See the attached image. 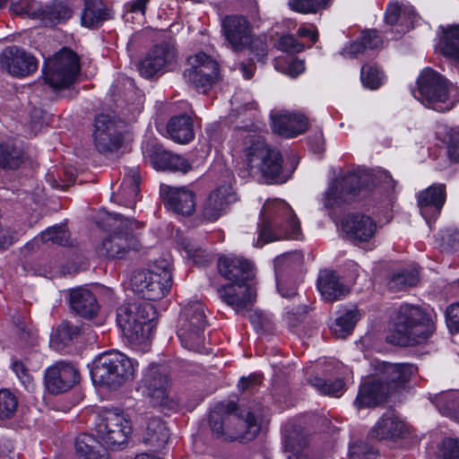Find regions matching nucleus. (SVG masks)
<instances>
[{"label": "nucleus", "instance_id": "nucleus-4", "mask_svg": "<svg viewBox=\"0 0 459 459\" xmlns=\"http://www.w3.org/2000/svg\"><path fill=\"white\" fill-rule=\"evenodd\" d=\"M222 411H211L209 414V426L212 435L226 442H248L255 438L260 432L259 418L261 412L257 409H238L234 415L229 417V426L226 430L222 429Z\"/></svg>", "mask_w": 459, "mask_h": 459}, {"label": "nucleus", "instance_id": "nucleus-45", "mask_svg": "<svg viewBox=\"0 0 459 459\" xmlns=\"http://www.w3.org/2000/svg\"><path fill=\"white\" fill-rule=\"evenodd\" d=\"M10 10L16 15L40 19L42 6L40 3L35 0H19L11 2Z\"/></svg>", "mask_w": 459, "mask_h": 459}, {"label": "nucleus", "instance_id": "nucleus-8", "mask_svg": "<svg viewBox=\"0 0 459 459\" xmlns=\"http://www.w3.org/2000/svg\"><path fill=\"white\" fill-rule=\"evenodd\" d=\"M170 377L163 365L151 364L143 374L139 390L150 399L153 407L163 413L177 411L178 403L170 395Z\"/></svg>", "mask_w": 459, "mask_h": 459}, {"label": "nucleus", "instance_id": "nucleus-51", "mask_svg": "<svg viewBox=\"0 0 459 459\" xmlns=\"http://www.w3.org/2000/svg\"><path fill=\"white\" fill-rule=\"evenodd\" d=\"M276 70L281 71L291 77H296L305 70V65L302 60L293 58L287 61L284 58H277L274 62Z\"/></svg>", "mask_w": 459, "mask_h": 459}, {"label": "nucleus", "instance_id": "nucleus-38", "mask_svg": "<svg viewBox=\"0 0 459 459\" xmlns=\"http://www.w3.org/2000/svg\"><path fill=\"white\" fill-rule=\"evenodd\" d=\"M359 318V315L356 308L345 311L331 325L333 334L338 338H345L352 332Z\"/></svg>", "mask_w": 459, "mask_h": 459}, {"label": "nucleus", "instance_id": "nucleus-62", "mask_svg": "<svg viewBox=\"0 0 459 459\" xmlns=\"http://www.w3.org/2000/svg\"><path fill=\"white\" fill-rule=\"evenodd\" d=\"M364 49H375L382 46L383 40L376 30H368L359 38Z\"/></svg>", "mask_w": 459, "mask_h": 459}, {"label": "nucleus", "instance_id": "nucleus-16", "mask_svg": "<svg viewBox=\"0 0 459 459\" xmlns=\"http://www.w3.org/2000/svg\"><path fill=\"white\" fill-rule=\"evenodd\" d=\"M374 367L378 379L384 383L389 394L404 388L417 371V368L410 363L376 361Z\"/></svg>", "mask_w": 459, "mask_h": 459}, {"label": "nucleus", "instance_id": "nucleus-50", "mask_svg": "<svg viewBox=\"0 0 459 459\" xmlns=\"http://www.w3.org/2000/svg\"><path fill=\"white\" fill-rule=\"evenodd\" d=\"M330 0H289L290 8L300 13H316L326 8Z\"/></svg>", "mask_w": 459, "mask_h": 459}, {"label": "nucleus", "instance_id": "nucleus-5", "mask_svg": "<svg viewBox=\"0 0 459 459\" xmlns=\"http://www.w3.org/2000/svg\"><path fill=\"white\" fill-rule=\"evenodd\" d=\"M138 366L122 352L108 351L94 359L91 376L95 384L117 389L134 377Z\"/></svg>", "mask_w": 459, "mask_h": 459}, {"label": "nucleus", "instance_id": "nucleus-2", "mask_svg": "<svg viewBox=\"0 0 459 459\" xmlns=\"http://www.w3.org/2000/svg\"><path fill=\"white\" fill-rule=\"evenodd\" d=\"M394 329L388 341L400 346H410L428 339L435 330L434 322L419 306L403 304L393 318Z\"/></svg>", "mask_w": 459, "mask_h": 459}, {"label": "nucleus", "instance_id": "nucleus-57", "mask_svg": "<svg viewBox=\"0 0 459 459\" xmlns=\"http://www.w3.org/2000/svg\"><path fill=\"white\" fill-rule=\"evenodd\" d=\"M173 152L162 149H157L151 156V162L154 169L169 170V163L172 161Z\"/></svg>", "mask_w": 459, "mask_h": 459}, {"label": "nucleus", "instance_id": "nucleus-40", "mask_svg": "<svg viewBox=\"0 0 459 459\" xmlns=\"http://www.w3.org/2000/svg\"><path fill=\"white\" fill-rule=\"evenodd\" d=\"M72 10L63 2H55L51 5L42 8L40 19L47 25H56L71 18Z\"/></svg>", "mask_w": 459, "mask_h": 459}, {"label": "nucleus", "instance_id": "nucleus-19", "mask_svg": "<svg viewBox=\"0 0 459 459\" xmlns=\"http://www.w3.org/2000/svg\"><path fill=\"white\" fill-rule=\"evenodd\" d=\"M361 177L355 173L345 175L340 181L333 182L324 196V205L332 208L351 202L359 193Z\"/></svg>", "mask_w": 459, "mask_h": 459}, {"label": "nucleus", "instance_id": "nucleus-27", "mask_svg": "<svg viewBox=\"0 0 459 459\" xmlns=\"http://www.w3.org/2000/svg\"><path fill=\"white\" fill-rule=\"evenodd\" d=\"M347 236L358 242H368L375 235L377 224L369 217L360 213L348 214L342 222Z\"/></svg>", "mask_w": 459, "mask_h": 459}, {"label": "nucleus", "instance_id": "nucleus-33", "mask_svg": "<svg viewBox=\"0 0 459 459\" xmlns=\"http://www.w3.org/2000/svg\"><path fill=\"white\" fill-rule=\"evenodd\" d=\"M140 174L137 169H131L125 176L117 199L119 204L134 208L140 192Z\"/></svg>", "mask_w": 459, "mask_h": 459}, {"label": "nucleus", "instance_id": "nucleus-46", "mask_svg": "<svg viewBox=\"0 0 459 459\" xmlns=\"http://www.w3.org/2000/svg\"><path fill=\"white\" fill-rule=\"evenodd\" d=\"M22 162V152L11 144H0V168L17 169Z\"/></svg>", "mask_w": 459, "mask_h": 459}, {"label": "nucleus", "instance_id": "nucleus-9", "mask_svg": "<svg viewBox=\"0 0 459 459\" xmlns=\"http://www.w3.org/2000/svg\"><path fill=\"white\" fill-rule=\"evenodd\" d=\"M449 85L445 77L431 68L424 69L418 78V99L426 107L438 112L453 108L457 100L449 97Z\"/></svg>", "mask_w": 459, "mask_h": 459}, {"label": "nucleus", "instance_id": "nucleus-20", "mask_svg": "<svg viewBox=\"0 0 459 459\" xmlns=\"http://www.w3.org/2000/svg\"><path fill=\"white\" fill-rule=\"evenodd\" d=\"M218 269L221 276L231 281L230 284H247L254 277L253 264L243 256L229 255L218 260Z\"/></svg>", "mask_w": 459, "mask_h": 459}, {"label": "nucleus", "instance_id": "nucleus-48", "mask_svg": "<svg viewBox=\"0 0 459 459\" xmlns=\"http://www.w3.org/2000/svg\"><path fill=\"white\" fill-rule=\"evenodd\" d=\"M39 238L44 243L68 246L70 244L69 233L64 226H53L41 232Z\"/></svg>", "mask_w": 459, "mask_h": 459}, {"label": "nucleus", "instance_id": "nucleus-6", "mask_svg": "<svg viewBox=\"0 0 459 459\" xmlns=\"http://www.w3.org/2000/svg\"><path fill=\"white\" fill-rule=\"evenodd\" d=\"M113 223V232L105 238L97 247L100 255L109 259H122L126 257L130 251H136L141 244L134 233L141 229L143 223L119 213H108Z\"/></svg>", "mask_w": 459, "mask_h": 459}, {"label": "nucleus", "instance_id": "nucleus-52", "mask_svg": "<svg viewBox=\"0 0 459 459\" xmlns=\"http://www.w3.org/2000/svg\"><path fill=\"white\" fill-rule=\"evenodd\" d=\"M437 456L439 459H459V439L444 438L438 446Z\"/></svg>", "mask_w": 459, "mask_h": 459}, {"label": "nucleus", "instance_id": "nucleus-36", "mask_svg": "<svg viewBox=\"0 0 459 459\" xmlns=\"http://www.w3.org/2000/svg\"><path fill=\"white\" fill-rule=\"evenodd\" d=\"M431 402L439 412L459 423V393L442 392L435 394Z\"/></svg>", "mask_w": 459, "mask_h": 459}, {"label": "nucleus", "instance_id": "nucleus-25", "mask_svg": "<svg viewBox=\"0 0 459 459\" xmlns=\"http://www.w3.org/2000/svg\"><path fill=\"white\" fill-rule=\"evenodd\" d=\"M271 117L273 131L283 137H294L307 129V119L302 114L280 111Z\"/></svg>", "mask_w": 459, "mask_h": 459}, {"label": "nucleus", "instance_id": "nucleus-28", "mask_svg": "<svg viewBox=\"0 0 459 459\" xmlns=\"http://www.w3.org/2000/svg\"><path fill=\"white\" fill-rule=\"evenodd\" d=\"M389 393L378 378L363 383L354 402L358 409L374 407L383 403Z\"/></svg>", "mask_w": 459, "mask_h": 459}, {"label": "nucleus", "instance_id": "nucleus-15", "mask_svg": "<svg viewBox=\"0 0 459 459\" xmlns=\"http://www.w3.org/2000/svg\"><path fill=\"white\" fill-rule=\"evenodd\" d=\"M93 142L100 153H110L117 151L122 143V135L117 121L107 114H100L95 117Z\"/></svg>", "mask_w": 459, "mask_h": 459}, {"label": "nucleus", "instance_id": "nucleus-43", "mask_svg": "<svg viewBox=\"0 0 459 459\" xmlns=\"http://www.w3.org/2000/svg\"><path fill=\"white\" fill-rule=\"evenodd\" d=\"M308 381L315 389L325 395L339 397L345 389V384L342 378L325 380L316 376L310 377Z\"/></svg>", "mask_w": 459, "mask_h": 459}, {"label": "nucleus", "instance_id": "nucleus-32", "mask_svg": "<svg viewBox=\"0 0 459 459\" xmlns=\"http://www.w3.org/2000/svg\"><path fill=\"white\" fill-rule=\"evenodd\" d=\"M404 431V422L394 411H387L373 428L371 435L378 439H391L399 437Z\"/></svg>", "mask_w": 459, "mask_h": 459}, {"label": "nucleus", "instance_id": "nucleus-22", "mask_svg": "<svg viewBox=\"0 0 459 459\" xmlns=\"http://www.w3.org/2000/svg\"><path fill=\"white\" fill-rule=\"evenodd\" d=\"M79 380L78 370L74 365L65 361L56 362L45 373V383L51 394L64 393Z\"/></svg>", "mask_w": 459, "mask_h": 459}, {"label": "nucleus", "instance_id": "nucleus-61", "mask_svg": "<svg viewBox=\"0 0 459 459\" xmlns=\"http://www.w3.org/2000/svg\"><path fill=\"white\" fill-rule=\"evenodd\" d=\"M446 320L451 332H459V302L451 304L446 308Z\"/></svg>", "mask_w": 459, "mask_h": 459}, {"label": "nucleus", "instance_id": "nucleus-7", "mask_svg": "<svg viewBox=\"0 0 459 459\" xmlns=\"http://www.w3.org/2000/svg\"><path fill=\"white\" fill-rule=\"evenodd\" d=\"M171 284V264L166 258L156 260L151 270L136 271L131 277L132 290L147 300L162 299Z\"/></svg>", "mask_w": 459, "mask_h": 459}, {"label": "nucleus", "instance_id": "nucleus-49", "mask_svg": "<svg viewBox=\"0 0 459 459\" xmlns=\"http://www.w3.org/2000/svg\"><path fill=\"white\" fill-rule=\"evenodd\" d=\"M363 85L370 90L377 89L384 81V75L376 65H364L360 71Z\"/></svg>", "mask_w": 459, "mask_h": 459}, {"label": "nucleus", "instance_id": "nucleus-3", "mask_svg": "<svg viewBox=\"0 0 459 459\" xmlns=\"http://www.w3.org/2000/svg\"><path fill=\"white\" fill-rule=\"evenodd\" d=\"M246 165L252 177L263 178L267 183H283L288 179L282 169V156L255 134L245 136Z\"/></svg>", "mask_w": 459, "mask_h": 459}, {"label": "nucleus", "instance_id": "nucleus-35", "mask_svg": "<svg viewBox=\"0 0 459 459\" xmlns=\"http://www.w3.org/2000/svg\"><path fill=\"white\" fill-rule=\"evenodd\" d=\"M84 8L81 14L82 26L94 29L100 26L103 22L110 19L108 8L101 6L97 0H83Z\"/></svg>", "mask_w": 459, "mask_h": 459}, {"label": "nucleus", "instance_id": "nucleus-29", "mask_svg": "<svg viewBox=\"0 0 459 459\" xmlns=\"http://www.w3.org/2000/svg\"><path fill=\"white\" fill-rule=\"evenodd\" d=\"M439 30V48L442 54L450 59L452 71L459 74V24L440 26Z\"/></svg>", "mask_w": 459, "mask_h": 459}, {"label": "nucleus", "instance_id": "nucleus-17", "mask_svg": "<svg viewBox=\"0 0 459 459\" xmlns=\"http://www.w3.org/2000/svg\"><path fill=\"white\" fill-rule=\"evenodd\" d=\"M0 66L13 76L25 77L37 70L38 64L32 55L16 46H11L0 54Z\"/></svg>", "mask_w": 459, "mask_h": 459}, {"label": "nucleus", "instance_id": "nucleus-34", "mask_svg": "<svg viewBox=\"0 0 459 459\" xmlns=\"http://www.w3.org/2000/svg\"><path fill=\"white\" fill-rule=\"evenodd\" d=\"M167 132L178 143H189L195 136L192 119L186 115L171 117L167 125Z\"/></svg>", "mask_w": 459, "mask_h": 459}, {"label": "nucleus", "instance_id": "nucleus-63", "mask_svg": "<svg viewBox=\"0 0 459 459\" xmlns=\"http://www.w3.org/2000/svg\"><path fill=\"white\" fill-rule=\"evenodd\" d=\"M191 169L192 165L187 159L179 154H173L172 161L169 163V170L186 174Z\"/></svg>", "mask_w": 459, "mask_h": 459}, {"label": "nucleus", "instance_id": "nucleus-13", "mask_svg": "<svg viewBox=\"0 0 459 459\" xmlns=\"http://www.w3.org/2000/svg\"><path fill=\"white\" fill-rule=\"evenodd\" d=\"M178 50L170 42L154 45L137 64L141 76L146 79L159 78L172 71L177 64Z\"/></svg>", "mask_w": 459, "mask_h": 459}, {"label": "nucleus", "instance_id": "nucleus-39", "mask_svg": "<svg viewBox=\"0 0 459 459\" xmlns=\"http://www.w3.org/2000/svg\"><path fill=\"white\" fill-rule=\"evenodd\" d=\"M188 63L191 67L198 70L199 74H208L213 79L218 82L220 81V66L218 62L205 53L200 52L190 56Z\"/></svg>", "mask_w": 459, "mask_h": 459}, {"label": "nucleus", "instance_id": "nucleus-12", "mask_svg": "<svg viewBox=\"0 0 459 459\" xmlns=\"http://www.w3.org/2000/svg\"><path fill=\"white\" fill-rule=\"evenodd\" d=\"M79 72V57L74 51L64 48L46 62L43 78L55 90L65 89L75 82Z\"/></svg>", "mask_w": 459, "mask_h": 459}, {"label": "nucleus", "instance_id": "nucleus-18", "mask_svg": "<svg viewBox=\"0 0 459 459\" xmlns=\"http://www.w3.org/2000/svg\"><path fill=\"white\" fill-rule=\"evenodd\" d=\"M221 30L230 48L235 52L247 48L252 26L242 15H228L221 21Z\"/></svg>", "mask_w": 459, "mask_h": 459}, {"label": "nucleus", "instance_id": "nucleus-58", "mask_svg": "<svg viewBox=\"0 0 459 459\" xmlns=\"http://www.w3.org/2000/svg\"><path fill=\"white\" fill-rule=\"evenodd\" d=\"M15 333L22 342H29L33 338V333L25 318L20 315L13 317Z\"/></svg>", "mask_w": 459, "mask_h": 459}, {"label": "nucleus", "instance_id": "nucleus-53", "mask_svg": "<svg viewBox=\"0 0 459 459\" xmlns=\"http://www.w3.org/2000/svg\"><path fill=\"white\" fill-rule=\"evenodd\" d=\"M182 245L189 257L194 260L195 264L204 265L212 261L210 254L197 247L195 243L184 241Z\"/></svg>", "mask_w": 459, "mask_h": 459}, {"label": "nucleus", "instance_id": "nucleus-26", "mask_svg": "<svg viewBox=\"0 0 459 459\" xmlns=\"http://www.w3.org/2000/svg\"><path fill=\"white\" fill-rule=\"evenodd\" d=\"M160 193L165 196V202L176 213L190 215L195 209V195L189 188L171 187L162 185Z\"/></svg>", "mask_w": 459, "mask_h": 459}, {"label": "nucleus", "instance_id": "nucleus-54", "mask_svg": "<svg viewBox=\"0 0 459 459\" xmlns=\"http://www.w3.org/2000/svg\"><path fill=\"white\" fill-rule=\"evenodd\" d=\"M274 47L281 51L289 53H299L304 49V45L290 34L281 36Z\"/></svg>", "mask_w": 459, "mask_h": 459}, {"label": "nucleus", "instance_id": "nucleus-30", "mask_svg": "<svg viewBox=\"0 0 459 459\" xmlns=\"http://www.w3.org/2000/svg\"><path fill=\"white\" fill-rule=\"evenodd\" d=\"M317 288L322 297L328 301L341 299L349 293V289L340 281L337 273L330 270L320 272Z\"/></svg>", "mask_w": 459, "mask_h": 459}, {"label": "nucleus", "instance_id": "nucleus-47", "mask_svg": "<svg viewBox=\"0 0 459 459\" xmlns=\"http://www.w3.org/2000/svg\"><path fill=\"white\" fill-rule=\"evenodd\" d=\"M18 400L8 389L0 390V420L13 418L17 411Z\"/></svg>", "mask_w": 459, "mask_h": 459}, {"label": "nucleus", "instance_id": "nucleus-44", "mask_svg": "<svg viewBox=\"0 0 459 459\" xmlns=\"http://www.w3.org/2000/svg\"><path fill=\"white\" fill-rule=\"evenodd\" d=\"M94 438L91 435L83 434L75 440V448L79 459H108L107 454H100L95 450Z\"/></svg>", "mask_w": 459, "mask_h": 459}, {"label": "nucleus", "instance_id": "nucleus-59", "mask_svg": "<svg viewBox=\"0 0 459 459\" xmlns=\"http://www.w3.org/2000/svg\"><path fill=\"white\" fill-rule=\"evenodd\" d=\"M376 455L366 443L358 442L350 446L348 459H375Z\"/></svg>", "mask_w": 459, "mask_h": 459}, {"label": "nucleus", "instance_id": "nucleus-37", "mask_svg": "<svg viewBox=\"0 0 459 459\" xmlns=\"http://www.w3.org/2000/svg\"><path fill=\"white\" fill-rule=\"evenodd\" d=\"M169 437V430L166 424L160 418H151L148 420L144 443L160 448L162 447Z\"/></svg>", "mask_w": 459, "mask_h": 459}, {"label": "nucleus", "instance_id": "nucleus-11", "mask_svg": "<svg viewBox=\"0 0 459 459\" xmlns=\"http://www.w3.org/2000/svg\"><path fill=\"white\" fill-rule=\"evenodd\" d=\"M178 336L182 345L194 351L204 349V328L207 325L204 307L199 301L188 303L179 316Z\"/></svg>", "mask_w": 459, "mask_h": 459}, {"label": "nucleus", "instance_id": "nucleus-42", "mask_svg": "<svg viewBox=\"0 0 459 459\" xmlns=\"http://www.w3.org/2000/svg\"><path fill=\"white\" fill-rule=\"evenodd\" d=\"M418 281L419 271L416 268L403 269L392 274L388 287L394 291H399L415 286Z\"/></svg>", "mask_w": 459, "mask_h": 459}, {"label": "nucleus", "instance_id": "nucleus-55", "mask_svg": "<svg viewBox=\"0 0 459 459\" xmlns=\"http://www.w3.org/2000/svg\"><path fill=\"white\" fill-rule=\"evenodd\" d=\"M78 333L79 328L77 326H74L69 322L65 321L58 325L52 337L57 342L63 344H66Z\"/></svg>", "mask_w": 459, "mask_h": 459}, {"label": "nucleus", "instance_id": "nucleus-31", "mask_svg": "<svg viewBox=\"0 0 459 459\" xmlns=\"http://www.w3.org/2000/svg\"><path fill=\"white\" fill-rule=\"evenodd\" d=\"M69 303L76 314L85 318H92L99 310L95 296L82 287L70 290Z\"/></svg>", "mask_w": 459, "mask_h": 459}, {"label": "nucleus", "instance_id": "nucleus-10", "mask_svg": "<svg viewBox=\"0 0 459 459\" xmlns=\"http://www.w3.org/2000/svg\"><path fill=\"white\" fill-rule=\"evenodd\" d=\"M152 310L147 302L123 304L117 308V323L131 343L141 344L148 338Z\"/></svg>", "mask_w": 459, "mask_h": 459}, {"label": "nucleus", "instance_id": "nucleus-64", "mask_svg": "<svg viewBox=\"0 0 459 459\" xmlns=\"http://www.w3.org/2000/svg\"><path fill=\"white\" fill-rule=\"evenodd\" d=\"M448 154L452 160L459 161V132H454L450 136Z\"/></svg>", "mask_w": 459, "mask_h": 459}, {"label": "nucleus", "instance_id": "nucleus-41", "mask_svg": "<svg viewBox=\"0 0 459 459\" xmlns=\"http://www.w3.org/2000/svg\"><path fill=\"white\" fill-rule=\"evenodd\" d=\"M183 76L185 81L200 93H206L218 82L210 74H199L198 70L191 66L184 71Z\"/></svg>", "mask_w": 459, "mask_h": 459}, {"label": "nucleus", "instance_id": "nucleus-23", "mask_svg": "<svg viewBox=\"0 0 459 459\" xmlns=\"http://www.w3.org/2000/svg\"><path fill=\"white\" fill-rule=\"evenodd\" d=\"M236 201V195L230 186H221L206 199L202 216L208 221H215L222 216L230 204Z\"/></svg>", "mask_w": 459, "mask_h": 459}, {"label": "nucleus", "instance_id": "nucleus-24", "mask_svg": "<svg viewBox=\"0 0 459 459\" xmlns=\"http://www.w3.org/2000/svg\"><path fill=\"white\" fill-rule=\"evenodd\" d=\"M218 292L220 298L237 313L247 309L255 302L256 296L249 284H226Z\"/></svg>", "mask_w": 459, "mask_h": 459}, {"label": "nucleus", "instance_id": "nucleus-60", "mask_svg": "<svg viewBox=\"0 0 459 459\" xmlns=\"http://www.w3.org/2000/svg\"><path fill=\"white\" fill-rule=\"evenodd\" d=\"M11 368L24 387L28 390H31L34 386L33 378L22 362L14 360L12 362Z\"/></svg>", "mask_w": 459, "mask_h": 459}, {"label": "nucleus", "instance_id": "nucleus-1", "mask_svg": "<svg viewBox=\"0 0 459 459\" xmlns=\"http://www.w3.org/2000/svg\"><path fill=\"white\" fill-rule=\"evenodd\" d=\"M260 220L257 239L259 246L283 238L301 239L300 222L290 205L284 200L265 202L260 212Z\"/></svg>", "mask_w": 459, "mask_h": 459}, {"label": "nucleus", "instance_id": "nucleus-21", "mask_svg": "<svg viewBox=\"0 0 459 459\" xmlns=\"http://www.w3.org/2000/svg\"><path fill=\"white\" fill-rule=\"evenodd\" d=\"M446 198L445 184H433L417 195V203L420 214L428 224L440 214Z\"/></svg>", "mask_w": 459, "mask_h": 459}, {"label": "nucleus", "instance_id": "nucleus-56", "mask_svg": "<svg viewBox=\"0 0 459 459\" xmlns=\"http://www.w3.org/2000/svg\"><path fill=\"white\" fill-rule=\"evenodd\" d=\"M247 48H248L250 52L256 57L257 61L262 63L265 62L268 46L264 39L251 34Z\"/></svg>", "mask_w": 459, "mask_h": 459}, {"label": "nucleus", "instance_id": "nucleus-14", "mask_svg": "<svg viewBox=\"0 0 459 459\" xmlns=\"http://www.w3.org/2000/svg\"><path fill=\"white\" fill-rule=\"evenodd\" d=\"M97 438L107 448L117 449L127 442L132 425L118 411H105L96 426Z\"/></svg>", "mask_w": 459, "mask_h": 459}]
</instances>
